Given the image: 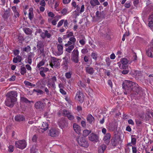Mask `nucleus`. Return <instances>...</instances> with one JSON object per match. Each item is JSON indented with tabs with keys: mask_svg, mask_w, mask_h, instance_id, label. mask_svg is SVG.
<instances>
[{
	"mask_svg": "<svg viewBox=\"0 0 153 153\" xmlns=\"http://www.w3.org/2000/svg\"><path fill=\"white\" fill-rule=\"evenodd\" d=\"M67 34L64 35L63 37L65 39H66L68 38H70L71 37L74 36L73 33L72 32H70L68 33V32L67 33Z\"/></svg>",
	"mask_w": 153,
	"mask_h": 153,
	"instance_id": "obj_35",
	"label": "nucleus"
},
{
	"mask_svg": "<svg viewBox=\"0 0 153 153\" xmlns=\"http://www.w3.org/2000/svg\"><path fill=\"white\" fill-rule=\"evenodd\" d=\"M26 72V69L25 67H22L21 68V74L24 75Z\"/></svg>",
	"mask_w": 153,
	"mask_h": 153,
	"instance_id": "obj_48",
	"label": "nucleus"
},
{
	"mask_svg": "<svg viewBox=\"0 0 153 153\" xmlns=\"http://www.w3.org/2000/svg\"><path fill=\"white\" fill-rule=\"evenodd\" d=\"M79 52L77 49H74L72 52L71 59L75 63H78L79 62Z\"/></svg>",
	"mask_w": 153,
	"mask_h": 153,
	"instance_id": "obj_4",
	"label": "nucleus"
},
{
	"mask_svg": "<svg viewBox=\"0 0 153 153\" xmlns=\"http://www.w3.org/2000/svg\"><path fill=\"white\" fill-rule=\"evenodd\" d=\"M112 145L114 146H116L119 143V140L116 138H114L111 139Z\"/></svg>",
	"mask_w": 153,
	"mask_h": 153,
	"instance_id": "obj_33",
	"label": "nucleus"
},
{
	"mask_svg": "<svg viewBox=\"0 0 153 153\" xmlns=\"http://www.w3.org/2000/svg\"><path fill=\"white\" fill-rule=\"evenodd\" d=\"M10 15V13L9 12L6 11L4 13L3 17L4 18L7 19L9 16Z\"/></svg>",
	"mask_w": 153,
	"mask_h": 153,
	"instance_id": "obj_52",
	"label": "nucleus"
},
{
	"mask_svg": "<svg viewBox=\"0 0 153 153\" xmlns=\"http://www.w3.org/2000/svg\"><path fill=\"white\" fill-rule=\"evenodd\" d=\"M119 68L121 69H126L127 68L126 64H122L120 63V62H119L117 63Z\"/></svg>",
	"mask_w": 153,
	"mask_h": 153,
	"instance_id": "obj_41",
	"label": "nucleus"
},
{
	"mask_svg": "<svg viewBox=\"0 0 153 153\" xmlns=\"http://www.w3.org/2000/svg\"><path fill=\"white\" fill-rule=\"evenodd\" d=\"M79 42L82 45H85L86 43V39L85 37H83L82 39H80L79 41Z\"/></svg>",
	"mask_w": 153,
	"mask_h": 153,
	"instance_id": "obj_47",
	"label": "nucleus"
},
{
	"mask_svg": "<svg viewBox=\"0 0 153 153\" xmlns=\"http://www.w3.org/2000/svg\"><path fill=\"white\" fill-rule=\"evenodd\" d=\"M89 140L91 141L97 142L99 141V136L94 133H91L88 137Z\"/></svg>",
	"mask_w": 153,
	"mask_h": 153,
	"instance_id": "obj_10",
	"label": "nucleus"
},
{
	"mask_svg": "<svg viewBox=\"0 0 153 153\" xmlns=\"http://www.w3.org/2000/svg\"><path fill=\"white\" fill-rule=\"evenodd\" d=\"M45 36L47 37L48 38H50L51 36V34L48 33L47 30H46L45 31Z\"/></svg>",
	"mask_w": 153,
	"mask_h": 153,
	"instance_id": "obj_64",
	"label": "nucleus"
},
{
	"mask_svg": "<svg viewBox=\"0 0 153 153\" xmlns=\"http://www.w3.org/2000/svg\"><path fill=\"white\" fill-rule=\"evenodd\" d=\"M37 43V47L38 50L40 51V54L42 56H44L45 53L44 42L41 40H38Z\"/></svg>",
	"mask_w": 153,
	"mask_h": 153,
	"instance_id": "obj_2",
	"label": "nucleus"
},
{
	"mask_svg": "<svg viewBox=\"0 0 153 153\" xmlns=\"http://www.w3.org/2000/svg\"><path fill=\"white\" fill-rule=\"evenodd\" d=\"M73 127L74 131L77 134H79L81 131V127L77 124L74 123L73 125Z\"/></svg>",
	"mask_w": 153,
	"mask_h": 153,
	"instance_id": "obj_25",
	"label": "nucleus"
},
{
	"mask_svg": "<svg viewBox=\"0 0 153 153\" xmlns=\"http://www.w3.org/2000/svg\"><path fill=\"white\" fill-rule=\"evenodd\" d=\"M90 3L91 5L93 6L99 5L100 4V2L98 0H91L90 1Z\"/></svg>",
	"mask_w": 153,
	"mask_h": 153,
	"instance_id": "obj_31",
	"label": "nucleus"
},
{
	"mask_svg": "<svg viewBox=\"0 0 153 153\" xmlns=\"http://www.w3.org/2000/svg\"><path fill=\"white\" fill-rule=\"evenodd\" d=\"M39 69L44 72H46L49 71V69L47 68L41 67Z\"/></svg>",
	"mask_w": 153,
	"mask_h": 153,
	"instance_id": "obj_59",
	"label": "nucleus"
},
{
	"mask_svg": "<svg viewBox=\"0 0 153 153\" xmlns=\"http://www.w3.org/2000/svg\"><path fill=\"white\" fill-rule=\"evenodd\" d=\"M148 26L151 29L153 30V14L149 16L148 18Z\"/></svg>",
	"mask_w": 153,
	"mask_h": 153,
	"instance_id": "obj_18",
	"label": "nucleus"
},
{
	"mask_svg": "<svg viewBox=\"0 0 153 153\" xmlns=\"http://www.w3.org/2000/svg\"><path fill=\"white\" fill-rule=\"evenodd\" d=\"M8 150L10 152H12L14 150V146L11 145H10L8 147Z\"/></svg>",
	"mask_w": 153,
	"mask_h": 153,
	"instance_id": "obj_60",
	"label": "nucleus"
},
{
	"mask_svg": "<svg viewBox=\"0 0 153 153\" xmlns=\"http://www.w3.org/2000/svg\"><path fill=\"white\" fill-rule=\"evenodd\" d=\"M7 98L16 101V97L17 96V93L15 91H11L7 93L6 95Z\"/></svg>",
	"mask_w": 153,
	"mask_h": 153,
	"instance_id": "obj_9",
	"label": "nucleus"
},
{
	"mask_svg": "<svg viewBox=\"0 0 153 153\" xmlns=\"http://www.w3.org/2000/svg\"><path fill=\"white\" fill-rule=\"evenodd\" d=\"M57 48L58 52L57 53L58 56L60 55L63 53V46L61 44H58L57 45Z\"/></svg>",
	"mask_w": 153,
	"mask_h": 153,
	"instance_id": "obj_22",
	"label": "nucleus"
},
{
	"mask_svg": "<svg viewBox=\"0 0 153 153\" xmlns=\"http://www.w3.org/2000/svg\"><path fill=\"white\" fill-rule=\"evenodd\" d=\"M79 136L78 135L77 137L75 139L79 145L84 147H87L88 146L89 144L87 141H86L85 138L81 137L79 138Z\"/></svg>",
	"mask_w": 153,
	"mask_h": 153,
	"instance_id": "obj_3",
	"label": "nucleus"
},
{
	"mask_svg": "<svg viewBox=\"0 0 153 153\" xmlns=\"http://www.w3.org/2000/svg\"><path fill=\"white\" fill-rule=\"evenodd\" d=\"M63 59L64 60L63 62L64 67L65 68H67L68 67V64L69 63L68 59L67 57H65L63 58Z\"/></svg>",
	"mask_w": 153,
	"mask_h": 153,
	"instance_id": "obj_28",
	"label": "nucleus"
},
{
	"mask_svg": "<svg viewBox=\"0 0 153 153\" xmlns=\"http://www.w3.org/2000/svg\"><path fill=\"white\" fill-rule=\"evenodd\" d=\"M131 143L133 145H135L136 143V139L134 138H131Z\"/></svg>",
	"mask_w": 153,
	"mask_h": 153,
	"instance_id": "obj_58",
	"label": "nucleus"
},
{
	"mask_svg": "<svg viewBox=\"0 0 153 153\" xmlns=\"http://www.w3.org/2000/svg\"><path fill=\"white\" fill-rule=\"evenodd\" d=\"M75 7L76 8V9L75 11L76 12H79L80 13H81L82 12H83L85 10V7L84 4H82L81 6L80 9V7L78 5H76Z\"/></svg>",
	"mask_w": 153,
	"mask_h": 153,
	"instance_id": "obj_23",
	"label": "nucleus"
},
{
	"mask_svg": "<svg viewBox=\"0 0 153 153\" xmlns=\"http://www.w3.org/2000/svg\"><path fill=\"white\" fill-rule=\"evenodd\" d=\"M34 107L37 109H42L44 108V105L42 102L39 101L35 103Z\"/></svg>",
	"mask_w": 153,
	"mask_h": 153,
	"instance_id": "obj_16",
	"label": "nucleus"
},
{
	"mask_svg": "<svg viewBox=\"0 0 153 153\" xmlns=\"http://www.w3.org/2000/svg\"><path fill=\"white\" fill-rule=\"evenodd\" d=\"M111 138V134L109 133H107L103 138V140L105 143L108 144L109 142V140Z\"/></svg>",
	"mask_w": 153,
	"mask_h": 153,
	"instance_id": "obj_24",
	"label": "nucleus"
},
{
	"mask_svg": "<svg viewBox=\"0 0 153 153\" xmlns=\"http://www.w3.org/2000/svg\"><path fill=\"white\" fill-rule=\"evenodd\" d=\"M38 149L36 148L35 146H33L30 150V153H36Z\"/></svg>",
	"mask_w": 153,
	"mask_h": 153,
	"instance_id": "obj_51",
	"label": "nucleus"
},
{
	"mask_svg": "<svg viewBox=\"0 0 153 153\" xmlns=\"http://www.w3.org/2000/svg\"><path fill=\"white\" fill-rule=\"evenodd\" d=\"M12 9L14 13L15 17L16 18L18 17L19 16V14L16 7L15 6H13L12 7Z\"/></svg>",
	"mask_w": 153,
	"mask_h": 153,
	"instance_id": "obj_27",
	"label": "nucleus"
},
{
	"mask_svg": "<svg viewBox=\"0 0 153 153\" xmlns=\"http://www.w3.org/2000/svg\"><path fill=\"white\" fill-rule=\"evenodd\" d=\"M15 120L17 122L23 121L25 120V118L24 116L21 115H18L16 116L15 117Z\"/></svg>",
	"mask_w": 153,
	"mask_h": 153,
	"instance_id": "obj_26",
	"label": "nucleus"
},
{
	"mask_svg": "<svg viewBox=\"0 0 153 153\" xmlns=\"http://www.w3.org/2000/svg\"><path fill=\"white\" fill-rule=\"evenodd\" d=\"M68 10L67 9L64 8L61 11V13L63 15H66L67 13Z\"/></svg>",
	"mask_w": 153,
	"mask_h": 153,
	"instance_id": "obj_53",
	"label": "nucleus"
},
{
	"mask_svg": "<svg viewBox=\"0 0 153 153\" xmlns=\"http://www.w3.org/2000/svg\"><path fill=\"white\" fill-rule=\"evenodd\" d=\"M96 16L99 19H102L105 18V15L103 11L99 12V11H97L96 13Z\"/></svg>",
	"mask_w": 153,
	"mask_h": 153,
	"instance_id": "obj_19",
	"label": "nucleus"
},
{
	"mask_svg": "<svg viewBox=\"0 0 153 153\" xmlns=\"http://www.w3.org/2000/svg\"><path fill=\"white\" fill-rule=\"evenodd\" d=\"M68 47L66 49L65 51L69 53H71L74 48V45H71Z\"/></svg>",
	"mask_w": 153,
	"mask_h": 153,
	"instance_id": "obj_37",
	"label": "nucleus"
},
{
	"mask_svg": "<svg viewBox=\"0 0 153 153\" xmlns=\"http://www.w3.org/2000/svg\"><path fill=\"white\" fill-rule=\"evenodd\" d=\"M33 9L32 8H30L29 9L28 16L30 20H32L33 17Z\"/></svg>",
	"mask_w": 153,
	"mask_h": 153,
	"instance_id": "obj_32",
	"label": "nucleus"
},
{
	"mask_svg": "<svg viewBox=\"0 0 153 153\" xmlns=\"http://www.w3.org/2000/svg\"><path fill=\"white\" fill-rule=\"evenodd\" d=\"M24 83L27 86H30L31 87H34L35 86V85L33 84L30 82L26 81H25Z\"/></svg>",
	"mask_w": 153,
	"mask_h": 153,
	"instance_id": "obj_49",
	"label": "nucleus"
},
{
	"mask_svg": "<svg viewBox=\"0 0 153 153\" xmlns=\"http://www.w3.org/2000/svg\"><path fill=\"white\" fill-rule=\"evenodd\" d=\"M44 64V62L43 60H42L37 65V67L38 68H39L41 66L43 65Z\"/></svg>",
	"mask_w": 153,
	"mask_h": 153,
	"instance_id": "obj_62",
	"label": "nucleus"
},
{
	"mask_svg": "<svg viewBox=\"0 0 153 153\" xmlns=\"http://www.w3.org/2000/svg\"><path fill=\"white\" fill-rule=\"evenodd\" d=\"M58 124L59 126L62 129L67 127L68 125L67 120L64 118H62L59 120Z\"/></svg>",
	"mask_w": 153,
	"mask_h": 153,
	"instance_id": "obj_8",
	"label": "nucleus"
},
{
	"mask_svg": "<svg viewBox=\"0 0 153 153\" xmlns=\"http://www.w3.org/2000/svg\"><path fill=\"white\" fill-rule=\"evenodd\" d=\"M48 125L47 122H43L41 128L42 129L44 130V131H45L48 128Z\"/></svg>",
	"mask_w": 153,
	"mask_h": 153,
	"instance_id": "obj_34",
	"label": "nucleus"
},
{
	"mask_svg": "<svg viewBox=\"0 0 153 153\" xmlns=\"http://www.w3.org/2000/svg\"><path fill=\"white\" fill-rule=\"evenodd\" d=\"M64 21V20L63 19H62L60 20L57 26V27H59L60 26H62L63 23Z\"/></svg>",
	"mask_w": 153,
	"mask_h": 153,
	"instance_id": "obj_63",
	"label": "nucleus"
},
{
	"mask_svg": "<svg viewBox=\"0 0 153 153\" xmlns=\"http://www.w3.org/2000/svg\"><path fill=\"white\" fill-rule=\"evenodd\" d=\"M49 135L52 137L57 136L59 134V132L55 128H51L49 131Z\"/></svg>",
	"mask_w": 153,
	"mask_h": 153,
	"instance_id": "obj_13",
	"label": "nucleus"
},
{
	"mask_svg": "<svg viewBox=\"0 0 153 153\" xmlns=\"http://www.w3.org/2000/svg\"><path fill=\"white\" fill-rule=\"evenodd\" d=\"M105 61L106 63V64L108 66H109L110 65V59L109 57H107L105 59Z\"/></svg>",
	"mask_w": 153,
	"mask_h": 153,
	"instance_id": "obj_56",
	"label": "nucleus"
},
{
	"mask_svg": "<svg viewBox=\"0 0 153 153\" xmlns=\"http://www.w3.org/2000/svg\"><path fill=\"white\" fill-rule=\"evenodd\" d=\"M91 130L87 129L83 131V135L84 137H87L91 133Z\"/></svg>",
	"mask_w": 153,
	"mask_h": 153,
	"instance_id": "obj_39",
	"label": "nucleus"
},
{
	"mask_svg": "<svg viewBox=\"0 0 153 153\" xmlns=\"http://www.w3.org/2000/svg\"><path fill=\"white\" fill-rule=\"evenodd\" d=\"M148 77L149 82L151 85H153V74L149 75Z\"/></svg>",
	"mask_w": 153,
	"mask_h": 153,
	"instance_id": "obj_40",
	"label": "nucleus"
},
{
	"mask_svg": "<svg viewBox=\"0 0 153 153\" xmlns=\"http://www.w3.org/2000/svg\"><path fill=\"white\" fill-rule=\"evenodd\" d=\"M77 84L78 86L80 87L85 88L86 87V85L84 83L82 82L81 81H79L78 82Z\"/></svg>",
	"mask_w": 153,
	"mask_h": 153,
	"instance_id": "obj_44",
	"label": "nucleus"
},
{
	"mask_svg": "<svg viewBox=\"0 0 153 153\" xmlns=\"http://www.w3.org/2000/svg\"><path fill=\"white\" fill-rule=\"evenodd\" d=\"M14 54L15 56L19 55V53L20 51L19 50L16 49L13 51Z\"/></svg>",
	"mask_w": 153,
	"mask_h": 153,
	"instance_id": "obj_55",
	"label": "nucleus"
},
{
	"mask_svg": "<svg viewBox=\"0 0 153 153\" xmlns=\"http://www.w3.org/2000/svg\"><path fill=\"white\" fill-rule=\"evenodd\" d=\"M21 100L22 102L26 103H30L31 102H33V101H29L27 98L25 97H22L21 98Z\"/></svg>",
	"mask_w": 153,
	"mask_h": 153,
	"instance_id": "obj_36",
	"label": "nucleus"
},
{
	"mask_svg": "<svg viewBox=\"0 0 153 153\" xmlns=\"http://www.w3.org/2000/svg\"><path fill=\"white\" fill-rule=\"evenodd\" d=\"M60 59L52 57L51 60L50 65L52 68H53V66L55 67H59L60 66Z\"/></svg>",
	"mask_w": 153,
	"mask_h": 153,
	"instance_id": "obj_5",
	"label": "nucleus"
},
{
	"mask_svg": "<svg viewBox=\"0 0 153 153\" xmlns=\"http://www.w3.org/2000/svg\"><path fill=\"white\" fill-rule=\"evenodd\" d=\"M15 145L16 147L23 149L25 148L27 144L25 140H23L16 141L15 143Z\"/></svg>",
	"mask_w": 153,
	"mask_h": 153,
	"instance_id": "obj_6",
	"label": "nucleus"
},
{
	"mask_svg": "<svg viewBox=\"0 0 153 153\" xmlns=\"http://www.w3.org/2000/svg\"><path fill=\"white\" fill-rule=\"evenodd\" d=\"M23 30L24 32L27 35H31L32 33V30L31 29L28 27H24Z\"/></svg>",
	"mask_w": 153,
	"mask_h": 153,
	"instance_id": "obj_30",
	"label": "nucleus"
},
{
	"mask_svg": "<svg viewBox=\"0 0 153 153\" xmlns=\"http://www.w3.org/2000/svg\"><path fill=\"white\" fill-rule=\"evenodd\" d=\"M106 148V146L104 144H102L98 148L99 153H103L104 150Z\"/></svg>",
	"mask_w": 153,
	"mask_h": 153,
	"instance_id": "obj_29",
	"label": "nucleus"
},
{
	"mask_svg": "<svg viewBox=\"0 0 153 153\" xmlns=\"http://www.w3.org/2000/svg\"><path fill=\"white\" fill-rule=\"evenodd\" d=\"M30 47L29 45H28L24 48H23L22 50L23 52H25L28 53L30 50Z\"/></svg>",
	"mask_w": 153,
	"mask_h": 153,
	"instance_id": "obj_42",
	"label": "nucleus"
},
{
	"mask_svg": "<svg viewBox=\"0 0 153 153\" xmlns=\"http://www.w3.org/2000/svg\"><path fill=\"white\" fill-rule=\"evenodd\" d=\"M16 101L7 98L6 100L5 101V105L8 107L12 108L14 106L15 102Z\"/></svg>",
	"mask_w": 153,
	"mask_h": 153,
	"instance_id": "obj_12",
	"label": "nucleus"
},
{
	"mask_svg": "<svg viewBox=\"0 0 153 153\" xmlns=\"http://www.w3.org/2000/svg\"><path fill=\"white\" fill-rule=\"evenodd\" d=\"M22 59V58L20 55H17L16 57H14L13 60V63H16L18 62H21Z\"/></svg>",
	"mask_w": 153,
	"mask_h": 153,
	"instance_id": "obj_21",
	"label": "nucleus"
},
{
	"mask_svg": "<svg viewBox=\"0 0 153 153\" xmlns=\"http://www.w3.org/2000/svg\"><path fill=\"white\" fill-rule=\"evenodd\" d=\"M33 92H36L37 93V95L42 94L44 93V92L42 90L39 89H34L33 90Z\"/></svg>",
	"mask_w": 153,
	"mask_h": 153,
	"instance_id": "obj_46",
	"label": "nucleus"
},
{
	"mask_svg": "<svg viewBox=\"0 0 153 153\" xmlns=\"http://www.w3.org/2000/svg\"><path fill=\"white\" fill-rule=\"evenodd\" d=\"M71 112L69 111L66 109L63 110L62 111V114L64 116L67 117L69 115Z\"/></svg>",
	"mask_w": 153,
	"mask_h": 153,
	"instance_id": "obj_38",
	"label": "nucleus"
},
{
	"mask_svg": "<svg viewBox=\"0 0 153 153\" xmlns=\"http://www.w3.org/2000/svg\"><path fill=\"white\" fill-rule=\"evenodd\" d=\"M86 119L88 122L90 124H92L95 122L94 117L91 114H89L87 116Z\"/></svg>",
	"mask_w": 153,
	"mask_h": 153,
	"instance_id": "obj_20",
	"label": "nucleus"
},
{
	"mask_svg": "<svg viewBox=\"0 0 153 153\" xmlns=\"http://www.w3.org/2000/svg\"><path fill=\"white\" fill-rule=\"evenodd\" d=\"M69 115H68L66 117H67L68 119L70 120H72L74 118V116L72 115V114L71 113Z\"/></svg>",
	"mask_w": 153,
	"mask_h": 153,
	"instance_id": "obj_54",
	"label": "nucleus"
},
{
	"mask_svg": "<svg viewBox=\"0 0 153 153\" xmlns=\"http://www.w3.org/2000/svg\"><path fill=\"white\" fill-rule=\"evenodd\" d=\"M123 88L125 94H137L141 90L140 88L136 83L130 81H126L123 84Z\"/></svg>",
	"mask_w": 153,
	"mask_h": 153,
	"instance_id": "obj_1",
	"label": "nucleus"
},
{
	"mask_svg": "<svg viewBox=\"0 0 153 153\" xmlns=\"http://www.w3.org/2000/svg\"><path fill=\"white\" fill-rule=\"evenodd\" d=\"M72 74V72H68L65 73V76L66 78L68 79L71 77Z\"/></svg>",
	"mask_w": 153,
	"mask_h": 153,
	"instance_id": "obj_50",
	"label": "nucleus"
},
{
	"mask_svg": "<svg viewBox=\"0 0 153 153\" xmlns=\"http://www.w3.org/2000/svg\"><path fill=\"white\" fill-rule=\"evenodd\" d=\"M76 39L74 36L71 37L69 38V41L67 43L65 44V47H67L71 45H74L75 44Z\"/></svg>",
	"mask_w": 153,
	"mask_h": 153,
	"instance_id": "obj_14",
	"label": "nucleus"
},
{
	"mask_svg": "<svg viewBox=\"0 0 153 153\" xmlns=\"http://www.w3.org/2000/svg\"><path fill=\"white\" fill-rule=\"evenodd\" d=\"M26 62L28 63L29 64H31L32 62V59L30 57H28L27 59H26Z\"/></svg>",
	"mask_w": 153,
	"mask_h": 153,
	"instance_id": "obj_57",
	"label": "nucleus"
},
{
	"mask_svg": "<svg viewBox=\"0 0 153 153\" xmlns=\"http://www.w3.org/2000/svg\"><path fill=\"white\" fill-rule=\"evenodd\" d=\"M57 81L56 77L55 76H53L48 81L47 86L49 88H52L55 89L56 88L55 82Z\"/></svg>",
	"mask_w": 153,
	"mask_h": 153,
	"instance_id": "obj_7",
	"label": "nucleus"
},
{
	"mask_svg": "<svg viewBox=\"0 0 153 153\" xmlns=\"http://www.w3.org/2000/svg\"><path fill=\"white\" fill-rule=\"evenodd\" d=\"M135 122L137 125L138 126H139L142 123V122L138 119H136Z\"/></svg>",
	"mask_w": 153,
	"mask_h": 153,
	"instance_id": "obj_61",
	"label": "nucleus"
},
{
	"mask_svg": "<svg viewBox=\"0 0 153 153\" xmlns=\"http://www.w3.org/2000/svg\"><path fill=\"white\" fill-rule=\"evenodd\" d=\"M128 60L126 58H122L120 61V63L122 64H127L128 63Z\"/></svg>",
	"mask_w": 153,
	"mask_h": 153,
	"instance_id": "obj_43",
	"label": "nucleus"
},
{
	"mask_svg": "<svg viewBox=\"0 0 153 153\" xmlns=\"http://www.w3.org/2000/svg\"><path fill=\"white\" fill-rule=\"evenodd\" d=\"M91 56L93 59L95 60H97V55L96 52L94 51L92 52L91 54Z\"/></svg>",
	"mask_w": 153,
	"mask_h": 153,
	"instance_id": "obj_45",
	"label": "nucleus"
},
{
	"mask_svg": "<svg viewBox=\"0 0 153 153\" xmlns=\"http://www.w3.org/2000/svg\"><path fill=\"white\" fill-rule=\"evenodd\" d=\"M75 99L80 103H82L84 100V95L82 93L79 91H78L76 94Z\"/></svg>",
	"mask_w": 153,
	"mask_h": 153,
	"instance_id": "obj_11",
	"label": "nucleus"
},
{
	"mask_svg": "<svg viewBox=\"0 0 153 153\" xmlns=\"http://www.w3.org/2000/svg\"><path fill=\"white\" fill-rule=\"evenodd\" d=\"M85 70L86 73L91 75H92L94 72V70L93 68L91 67L89 65H88L85 68Z\"/></svg>",
	"mask_w": 153,
	"mask_h": 153,
	"instance_id": "obj_15",
	"label": "nucleus"
},
{
	"mask_svg": "<svg viewBox=\"0 0 153 153\" xmlns=\"http://www.w3.org/2000/svg\"><path fill=\"white\" fill-rule=\"evenodd\" d=\"M146 54L148 56L153 57V43L151 45L150 48L147 51Z\"/></svg>",
	"mask_w": 153,
	"mask_h": 153,
	"instance_id": "obj_17",
	"label": "nucleus"
}]
</instances>
